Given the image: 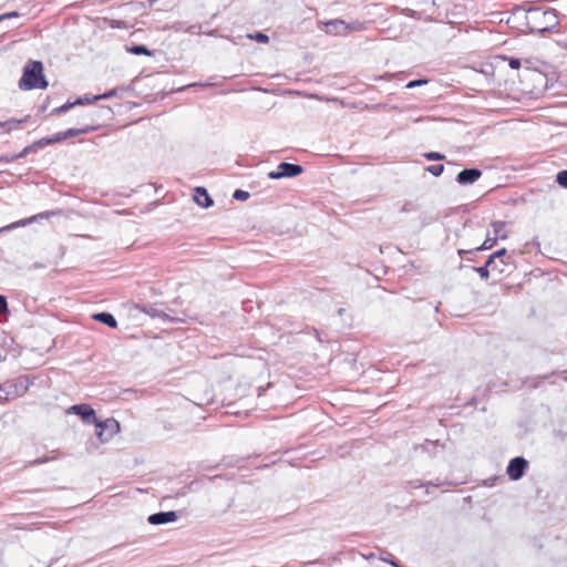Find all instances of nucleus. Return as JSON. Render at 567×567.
<instances>
[{"label":"nucleus","mask_w":567,"mask_h":567,"mask_svg":"<svg viewBox=\"0 0 567 567\" xmlns=\"http://www.w3.org/2000/svg\"><path fill=\"white\" fill-rule=\"evenodd\" d=\"M556 183L567 189V169L560 171L556 174Z\"/></svg>","instance_id":"a878e982"},{"label":"nucleus","mask_w":567,"mask_h":567,"mask_svg":"<svg viewBox=\"0 0 567 567\" xmlns=\"http://www.w3.org/2000/svg\"><path fill=\"white\" fill-rule=\"evenodd\" d=\"M58 142H60V137H59L58 133H55L52 136L43 137V138H40V140L33 142V146L35 147V151H37L39 148L45 147L48 145H51V144L58 143Z\"/></svg>","instance_id":"6ab92c4d"},{"label":"nucleus","mask_w":567,"mask_h":567,"mask_svg":"<svg viewBox=\"0 0 567 567\" xmlns=\"http://www.w3.org/2000/svg\"><path fill=\"white\" fill-rule=\"evenodd\" d=\"M329 28H331V25H328ZM333 30H334V33L336 34H344V30L342 27L340 25H332Z\"/></svg>","instance_id":"c03bdc74"},{"label":"nucleus","mask_w":567,"mask_h":567,"mask_svg":"<svg viewBox=\"0 0 567 567\" xmlns=\"http://www.w3.org/2000/svg\"><path fill=\"white\" fill-rule=\"evenodd\" d=\"M68 413L79 415L82 421L86 424H93L96 422V413L94 409L85 403L74 404L69 408Z\"/></svg>","instance_id":"0eeeda50"},{"label":"nucleus","mask_w":567,"mask_h":567,"mask_svg":"<svg viewBox=\"0 0 567 567\" xmlns=\"http://www.w3.org/2000/svg\"><path fill=\"white\" fill-rule=\"evenodd\" d=\"M2 361V354L0 353V362Z\"/></svg>","instance_id":"09e8293b"},{"label":"nucleus","mask_w":567,"mask_h":567,"mask_svg":"<svg viewBox=\"0 0 567 567\" xmlns=\"http://www.w3.org/2000/svg\"><path fill=\"white\" fill-rule=\"evenodd\" d=\"M96 427L95 434L102 443L109 442L120 431V423L114 417L100 420L93 423Z\"/></svg>","instance_id":"7ed1b4c3"},{"label":"nucleus","mask_w":567,"mask_h":567,"mask_svg":"<svg viewBox=\"0 0 567 567\" xmlns=\"http://www.w3.org/2000/svg\"><path fill=\"white\" fill-rule=\"evenodd\" d=\"M13 17H19V13L17 11L3 13L0 16V21H2L4 19L13 18Z\"/></svg>","instance_id":"79ce46f5"},{"label":"nucleus","mask_w":567,"mask_h":567,"mask_svg":"<svg viewBox=\"0 0 567 567\" xmlns=\"http://www.w3.org/2000/svg\"><path fill=\"white\" fill-rule=\"evenodd\" d=\"M6 390H4V383L3 384H0V402H6V401H9L11 400L10 398H4L6 396Z\"/></svg>","instance_id":"37998d69"},{"label":"nucleus","mask_w":567,"mask_h":567,"mask_svg":"<svg viewBox=\"0 0 567 567\" xmlns=\"http://www.w3.org/2000/svg\"><path fill=\"white\" fill-rule=\"evenodd\" d=\"M178 518L177 513L175 511H168V512H158L151 514L147 517V522L151 525H164L167 523H173Z\"/></svg>","instance_id":"1a4fd4ad"},{"label":"nucleus","mask_w":567,"mask_h":567,"mask_svg":"<svg viewBox=\"0 0 567 567\" xmlns=\"http://www.w3.org/2000/svg\"><path fill=\"white\" fill-rule=\"evenodd\" d=\"M56 457L55 456H43V457H39L32 462H30V465L31 466H37V465H41V464H44L47 462H50L52 460H55Z\"/></svg>","instance_id":"f704fd0d"},{"label":"nucleus","mask_w":567,"mask_h":567,"mask_svg":"<svg viewBox=\"0 0 567 567\" xmlns=\"http://www.w3.org/2000/svg\"><path fill=\"white\" fill-rule=\"evenodd\" d=\"M426 172H429L430 174H432L433 176L435 177H439L443 174L444 172V165L443 164H433V165H429L426 168H425Z\"/></svg>","instance_id":"5701e85b"},{"label":"nucleus","mask_w":567,"mask_h":567,"mask_svg":"<svg viewBox=\"0 0 567 567\" xmlns=\"http://www.w3.org/2000/svg\"><path fill=\"white\" fill-rule=\"evenodd\" d=\"M137 309L141 312H144V313L148 315L152 318H161L163 320H168V321H175L176 320L175 318H172L169 315H167L164 310L159 309L155 305H148V303L141 305V306H137Z\"/></svg>","instance_id":"9d476101"},{"label":"nucleus","mask_w":567,"mask_h":567,"mask_svg":"<svg viewBox=\"0 0 567 567\" xmlns=\"http://www.w3.org/2000/svg\"><path fill=\"white\" fill-rule=\"evenodd\" d=\"M194 200L195 203L203 207V208H209L214 205V200L212 199L210 195L208 194L207 189L205 187L198 186L194 189Z\"/></svg>","instance_id":"9b49d317"},{"label":"nucleus","mask_w":567,"mask_h":567,"mask_svg":"<svg viewBox=\"0 0 567 567\" xmlns=\"http://www.w3.org/2000/svg\"><path fill=\"white\" fill-rule=\"evenodd\" d=\"M32 384V381L27 375H20L19 378L7 381L4 383L6 396L11 400L22 396Z\"/></svg>","instance_id":"20e7f679"},{"label":"nucleus","mask_w":567,"mask_h":567,"mask_svg":"<svg viewBox=\"0 0 567 567\" xmlns=\"http://www.w3.org/2000/svg\"><path fill=\"white\" fill-rule=\"evenodd\" d=\"M327 25H340L344 30V34L351 31H361L364 29V23L360 21H353L351 23H347L343 20H331L327 23Z\"/></svg>","instance_id":"ddd939ff"},{"label":"nucleus","mask_w":567,"mask_h":567,"mask_svg":"<svg viewBox=\"0 0 567 567\" xmlns=\"http://www.w3.org/2000/svg\"><path fill=\"white\" fill-rule=\"evenodd\" d=\"M526 28L530 33H544L558 24L555 10L530 8L525 12Z\"/></svg>","instance_id":"f03ea898"},{"label":"nucleus","mask_w":567,"mask_h":567,"mask_svg":"<svg viewBox=\"0 0 567 567\" xmlns=\"http://www.w3.org/2000/svg\"><path fill=\"white\" fill-rule=\"evenodd\" d=\"M78 105L76 104V101L74 102H66L64 103L63 105L59 106V107H55L53 111H52V114H62V113H66L69 110H71L73 106Z\"/></svg>","instance_id":"b1692460"},{"label":"nucleus","mask_w":567,"mask_h":567,"mask_svg":"<svg viewBox=\"0 0 567 567\" xmlns=\"http://www.w3.org/2000/svg\"><path fill=\"white\" fill-rule=\"evenodd\" d=\"M481 176H482L481 169H478L476 167L465 168L456 175L455 181L460 185H470V184H474L475 182H477L481 178Z\"/></svg>","instance_id":"6e6552de"},{"label":"nucleus","mask_w":567,"mask_h":567,"mask_svg":"<svg viewBox=\"0 0 567 567\" xmlns=\"http://www.w3.org/2000/svg\"><path fill=\"white\" fill-rule=\"evenodd\" d=\"M14 161H16L14 154H8V155L0 156V163H11Z\"/></svg>","instance_id":"a19ab883"},{"label":"nucleus","mask_w":567,"mask_h":567,"mask_svg":"<svg viewBox=\"0 0 567 567\" xmlns=\"http://www.w3.org/2000/svg\"><path fill=\"white\" fill-rule=\"evenodd\" d=\"M474 270L478 274V276L486 280L488 279L489 277V266H487V261L485 262V265L481 266V267H474Z\"/></svg>","instance_id":"cd10ccee"},{"label":"nucleus","mask_w":567,"mask_h":567,"mask_svg":"<svg viewBox=\"0 0 567 567\" xmlns=\"http://www.w3.org/2000/svg\"><path fill=\"white\" fill-rule=\"evenodd\" d=\"M303 172V167L299 164L282 162L277 166L276 171L268 173L270 179H280L285 177H296Z\"/></svg>","instance_id":"39448f33"},{"label":"nucleus","mask_w":567,"mask_h":567,"mask_svg":"<svg viewBox=\"0 0 567 567\" xmlns=\"http://www.w3.org/2000/svg\"><path fill=\"white\" fill-rule=\"evenodd\" d=\"M0 128H3L6 131V125H3V122H0Z\"/></svg>","instance_id":"de8ad7c7"},{"label":"nucleus","mask_w":567,"mask_h":567,"mask_svg":"<svg viewBox=\"0 0 567 567\" xmlns=\"http://www.w3.org/2000/svg\"><path fill=\"white\" fill-rule=\"evenodd\" d=\"M443 483L442 482H427V483H423L421 482L420 480H414V481H408L406 482V486L411 487V488H420V487H426V494H429V486H435V487H439V486H442Z\"/></svg>","instance_id":"aec40b11"},{"label":"nucleus","mask_w":567,"mask_h":567,"mask_svg":"<svg viewBox=\"0 0 567 567\" xmlns=\"http://www.w3.org/2000/svg\"><path fill=\"white\" fill-rule=\"evenodd\" d=\"M423 156L427 159V161H444L445 159V155L442 154V153H439V152H425L423 154Z\"/></svg>","instance_id":"bb28decb"},{"label":"nucleus","mask_w":567,"mask_h":567,"mask_svg":"<svg viewBox=\"0 0 567 567\" xmlns=\"http://www.w3.org/2000/svg\"><path fill=\"white\" fill-rule=\"evenodd\" d=\"M528 467V462L523 456L512 458L507 465V475L513 481H518L525 474Z\"/></svg>","instance_id":"423d86ee"},{"label":"nucleus","mask_w":567,"mask_h":567,"mask_svg":"<svg viewBox=\"0 0 567 567\" xmlns=\"http://www.w3.org/2000/svg\"><path fill=\"white\" fill-rule=\"evenodd\" d=\"M95 321L106 324L110 328H116L117 321L115 317L110 312H97L92 316Z\"/></svg>","instance_id":"dca6fc26"},{"label":"nucleus","mask_w":567,"mask_h":567,"mask_svg":"<svg viewBox=\"0 0 567 567\" xmlns=\"http://www.w3.org/2000/svg\"><path fill=\"white\" fill-rule=\"evenodd\" d=\"M426 83H427V80H425V79L412 80V81H410V82L405 85V87H406V89H414V87H416V86H421V85L426 84Z\"/></svg>","instance_id":"c9c22d12"},{"label":"nucleus","mask_w":567,"mask_h":567,"mask_svg":"<svg viewBox=\"0 0 567 567\" xmlns=\"http://www.w3.org/2000/svg\"><path fill=\"white\" fill-rule=\"evenodd\" d=\"M8 312V301L7 298L0 295V313Z\"/></svg>","instance_id":"ea45409f"},{"label":"nucleus","mask_w":567,"mask_h":567,"mask_svg":"<svg viewBox=\"0 0 567 567\" xmlns=\"http://www.w3.org/2000/svg\"><path fill=\"white\" fill-rule=\"evenodd\" d=\"M249 196V193L243 189H236L233 194V198L236 200H246Z\"/></svg>","instance_id":"2f4dec72"},{"label":"nucleus","mask_w":567,"mask_h":567,"mask_svg":"<svg viewBox=\"0 0 567 567\" xmlns=\"http://www.w3.org/2000/svg\"><path fill=\"white\" fill-rule=\"evenodd\" d=\"M380 559L382 561H385V563H389L391 564L392 566L394 567H398V563L393 559V556L392 554L388 553V551H383L382 555L380 556Z\"/></svg>","instance_id":"72a5a7b5"},{"label":"nucleus","mask_w":567,"mask_h":567,"mask_svg":"<svg viewBox=\"0 0 567 567\" xmlns=\"http://www.w3.org/2000/svg\"><path fill=\"white\" fill-rule=\"evenodd\" d=\"M417 209V205L414 204L413 202H405L401 208H400V212L401 213H412V212H415Z\"/></svg>","instance_id":"7c9ffc66"},{"label":"nucleus","mask_w":567,"mask_h":567,"mask_svg":"<svg viewBox=\"0 0 567 567\" xmlns=\"http://www.w3.org/2000/svg\"><path fill=\"white\" fill-rule=\"evenodd\" d=\"M78 105L76 104V101L74 102H66L64 103L63 105L59 106V107H55L53 111H52V114H62V113H66L69 110H71L73 106Z\"/></svg>","instance_id":"393cba45"},{"label":"nucleus","mask_w":567,"mask_h":567,"mask_svg":"<svg viewBox=\"0 0 567 567\" xmlns=\"http://www.w3.org/2000/svg\"><path fill=\"white\" fill-rule=\"evenodd\" d=\"M507 60H508L509 68L513 70H518L522 65L520 60L517 58H507Z\"/></svg>","instance_id":"58836bf2"},{"label":"nucleus","mask_w":567,"mask_h":567,"mask_svg":"<svg viewBox=\"0 0 567 567\" xmlns=\"http://www.w3.org/2000/svg\"><path fill=\"white\" fill-rule=\"evenodd\" d=\"M21 91L44 90L49 82L44 75V66L41 61L29 60L22 71V76L18 82Z\"/></svg>","instance_id":"f257e3e1"},{"label":"nucleus","mask_w":567,"mask_h":567,"mask_svg":"<svg viewBox=\"0 0 567 567\" xmlns=\"http://www.w3.org/2000/svg\"><path fill=\"white\" fill-rule=\"evenodd\" d=\"M491 226L493 227V233H494L493 237H497V240L498 239L504 240V239L508 238V234L505 231V226H506L505 221H502V220L492 221Z\"/></svg>","instance_id":"f3484780"},{"label":"nucleus","mask_w":567,"mask_h":567,"mask_svg":"<svg viewBox=\"0 0 567 567\" xmlns=\"http://www.w3.org/2000/svg\"><path fill=\"white\" fill-rule=\"evenodd\" d=\"M390 78V74H383V75H379L375 78V80H385V79H389Z\"/></svg>","instance_id":"49530a36"},{"label":"nucleus","mask_w":567,"mask_h":567,"mask_svg":"<svg viewBox=\"0 0 567 567\" xmlns=\"http://www.w3.org/2000/svg\"><path fill=\"white\" fill-rule=\"evenodd\" d=\"M497 244V237H491L489 234L486 236L485 240L483 241V244L478 247H476L474 249V251H482V250H487V249H491L493 248L495 245ZM463 252H466V254H472L473 250H467V251H464V250H460V254H463Z\"/></svg>","instance_id":"a211bd4d"},{"label":"nucleus","mask_w":567,"mask_h":567,"mask_svg":"<svg viewBox=\"0 0 567 567\" xmlns=\"http://www.w3.org/2000/svg\"><path fill=\"white\" fill-rule=\"evenodd\" d=\"M556 371H553L551 373L549 374H544V375H538L536 377L535 379L539 380V381H544V380H547L550 375L555 374Z\"/></svg>","instance_id":"a18cd8bd"},{"label":"nucleus","mask_w":567,"mask_h":567,"mask_svg":"<svg viewBox=\"0 0 567 567\" xmlns=\"http://www.w3.org/2000/svg\"><path fill=\"white\" fill-rule=\"evenodd\" d=\"M504 266L505 265L501 264V260H494V264L493 266H489V269H492V271L503 274L505 271Z\"/></svg>","instance_id":"4c0bfd02"},{"label":"nucleus","mask_w":567,"mask_h":567,"mask_svg":"<svg viewBox=\"0 0 567 567\" xmlns=\"http://www.w3.org/2000/svg\"><path fill=\"white\" fill-rule=\"evenodd\" d=\"M35 152V147L33 146V143L31 145H28L24 147L20 153L14 154L16 159L25 157L29 153Z\"/></svg>","instance_id":"473e14b6"},{"label":"nucleus","mask_w":567,"mask_h":567,"mask_svg":"<svg viewBox=\"0 0 567 567\" xmlns=\"http://www.w3.org/2000/svg\"><path fill=\"white\" fill-rule=\"evenodd\" d=\"M51 213H45V215H50ZM44 214H39V215H34L32 217H29V218H24V219H20V220H17L14 223H11L7 226H3L0 228V234L1 233H4V231H10V230H13V229H17L19 227H24L27 225H30L31 223H33L34 220L38 219V217H43Z\"/></svg>","instance_id":"4468645a"},{"label":"nucleus","mask_w":567,"mask_h":567,"mask_svg":"<svg viewBox=\"0 0 567 567\" xmlns=\"http://www.w3.org/2000/svg\"><path fill=\"white\" fill-rule=\"evenodd\" d=\"M75 101H76L78 105H84V104H90L92 102H96L97 100H93V95L92 96L84 95V96L78 97Z\"/></svg>","instance_id":"e433bc0d"},{"label":"nucleus","mask_w":567,"mask_h":567,"mask_svg":"<svg viewBox=\"0 0 567 567\" xmlns=\"http://www.w3.org/2000/svg\"><path fill=\"white\" fill-rule=\"evenodd\" d=\"M127 52L136 55H152L151 50L144 44H136L127 48Z\"/></svg>","instance_id":"4be33fe9"},{"label":"nucleus","mask_w":567,"mask_h":567,"mask_svg":"<svg viewBox=\"0 0 567 567\" xmlns=\"http://www.w3.org/2000/svg\"><path fill=\"white\" fill-rule=\"evenodd\" d=\"M28 118L29 116H25L21 120L10 118L8 121H4L3 125H6V132L18 130L22 123L27 122Z\"/></svg>","instance_id":"412c9836"},{"label":"nucleus","mask_w":567,"mask_h":567,"mask_svg":"<svg viewBox=\"0 0 567 567\" xmlns=\"http://www.w3.org/2000/svg\"><path fill=\"white\" fill-rule=\"evenodd\" d=\"M494 260H501V264H511V256H508L506 248L498 249L497 251L489 255L487 258V266H493Z\"/></svg>","instance_id":"2eb2a0df"},{"label":"nucleus","mask_w":567,"mask_h":567,"mask_svg":"<svg viewBox=\"0 0 567 567\" xmlns=\"http://www.w3.org/2000/svg\"><path fill=\"white\" fill-rule=\"evenodd\" d=\"M117 94V89H112L103 94H97V95H93V100H107V99H111L113 96H115Z\"/></svg>","instance_id":"c85d7f7f"},{"label":"nucleus","mask_w":567,"mask_h":567,"mask_svg":"<svg viewBox=\"0 0 567 567\" xmlns=\"http://www.w3.org/2000/svg\"><path fill=\"white\" fill-rule=\"evenodd\" d=\"M249 38L258 43H267L269 41V37L262 32H256L255 34L249 35Z\"/></svg>","instance_id":"c756f323"},{"label":"nucleus","mask_w":567,"mask_h":567,"mask_svg":"<svg viewBox=\"0 0 567 567\" xmlns=\"http://www.w3.org/2000/svg\"><path fill=\"white\" fill-rule=\"evenodd\" d=\"M97 128H99V125H85L81 128H69L63 132H58V135L60 137V142H62L69 137H74L78 135L95 132V131H97Z\"/></svg>","instance_id":"f8f14e48"}]
</instances>
